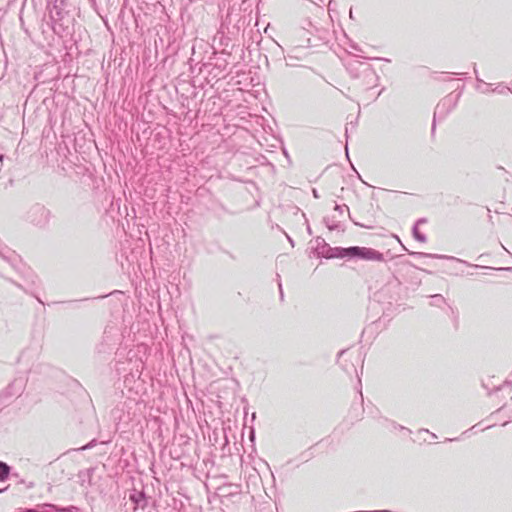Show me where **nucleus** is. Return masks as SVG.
<instances>
[{
    "label": "nucleus",
    "mask_w": 512,
    "mask_h": 512,
    "mask_svg": "<svg viewBox=\"0 0 512 512\" xmlns=\"http://www.w3.org/2000/svg\"><path fill=\"white\" fill-rule=\"evenodd\" d=\"M89 447H90V445H85V446H83L81 449H82V450H86V449H88Z\"/></svg>",
    "instance_id": "obj_29"
},
{
    "label": "nucleus",
    "mask_w": 512,
    "mask_h": 512,
    "mask_svg": "<svg viewBox=\"0 0 512 512\" xmlns=\"http://www.w3.org/2000/svg\"><path fill=\"white\" fill-rule=\"evenodd\" d=\"M327 227H328L330 230H333V229L337 228V225H335V224H328V223H327Z\"/></svg>",
    "instance_id": "obj_24"
},
{
    "label": "nucleus",
    "mask_w": 512,
    "mask_h": 512,
    "mask_svg": "<svg viewBox=\"0 0 512 512\" xmlns=\"http://www.w3.org/2000/svg\"><path fill=\"white\" fill-rule=\"evenodd\" d=\"M129 499L131 502L135 504V509L141 508L145 509V507L148 504V498L146 497L145 493L143 491H138L134 489L130 495Z\"/></svg>",
    "instance_id": "obj_6"
},
{
    "label": "nucleus",
    "mask_w": 512,
    "mask_h": 512,
    "mask_svg": "<svg viewBox=\"0 0 512 512\" xmlns=\"http://www.w3.org/2000/svg\"><path fill=\"white\" fill-rule=\"evenodd\" d=\"M26 380L22 377L14 379L5 389L4 393L6 396H18L24 391Z\"/></svg>",
    "instance_id": "obj_5"
},
{
    "label": "nucleus",
    "mask_w": 512,
    "mask_h": 512,
    "mask_svg": "<svg viewBox=\"0 0 512 512\" xmlns=\"http://www.w3.org/2000/svg\"><path fill=\"white\" fill-rule=\"evenodd\" d=\"M430 434H431L432 438H437L436 434H434V433H430Z\"/></svg>",
    "instance_id": "obj_31"
},
{
    "label": "nucleus",
    "mask_w": 512,
    "mask_h": 512,
    "mask_svg": "<svg viewBox=\"0 0 512 512\" xmlns=\"http://www.w3.org/2000/svg\"><path fill=\"white\" fill-rule=\"evenodd\" d=\"M450 99H443L437 106H436V109H435V112H434V117H436L437 114H440L442 113V110L444 109V107L446 106L447 103H450Z\"/></svg>",
    "instance_id": "obj_15"
},
{
    "label": "nucleus",
    "mask_w": 512,
    "mask_h": 512,
    "mask_svg": "<svg viewBox=\"0 0 512 512\" xmlns=\"http://www.w3.org/2000/svg\"><path fill=\"white\" fill-rule=\"evenodd\" d=\"M504 409H507V410H510L511 411V415H510V418H512V397H511V403H505L502 407H501V410H504Z\"/></svg>",
    "instance_id": "obj_21"
},
{
    "label": "nucleus",
    "mask_w": 512,
    "mask_h": 512,
    "mask_svg": "<svg viewBox=\"0 0 512 512\" xmlns=\"http://www.w3.org/2000/svg\"><path fill=\"white\" fill-rule=\"evenodd\" d=\"M51 218V211L40 203L32 205L26 212L25 219L34 226L45 227Z\"/></svg>",
    "instance_id": "obj_2"
},
{
    "label": "nucleus",
    "mask_w": 512,
    "mask_h": 512,
    "mask_svg": "<svg viewBox=\"0 0 512 512\" xmlns=\"http://www.w3.org/2000/svg\"><path fill=\"white\" fill-rule=\"evenodd\" d=\"M312 194H313L314 198H316V199H318L320 197L318 194V191L315 188L312 189Z\"/></svg>",
    "instance_id": "obj_22"
},
{
    "label": "nucleus",
    "mask_w": 512,
    "mask_h": 512,
    "mask_svg": "<svg viewBox=\"0 0 512 512\" xmlns=\"http://www.w3.org/2000/svg\"><path fill=\"white\" fill-rule=\"evenodd\" d=\"M494 92H497L499 94H506L508 92H511L510 88L503 85V84H498L494 89H493Z\"/></svg>",
    "instance_id": "obj_16"
},
{
    "label": "nucleus",
    "mask_w": 512,
    "mask_h": 512,
    "mask_svg": "<svg viewBox=\"0 0 512 512\" xmlns=\"http://www.w3.org/2000/svg\"><path fill=\"white\" fill-rule=\"evenodd\" d=\"M344 353H345V351H344V350L340 351V352H339V356L343 355Z\"/></svg>",
    "instance_id": "obj_32"
},
{
    "label": "nucleus",
    "mask_w": 512,
    "mask_h": 512,
    "mask_svg": "<svg viewBox=\"0 0 512 512\" xmlns=\"http://www.w3.org/2000/svg\"><path fill=\"white\" fill-rule=\"evenodd\" d=\"M46 507L53 509L55 512H77L78 508L76 506H68V507H59L55 504L47 503Z\"/></svg>",
    "instance_id": "obj_11"
},
{
    "label": "nucleus",
    "mask_w": 512,
    "mask_h": 512,
    "mask_svg": "<svg viewBox=\"0 0 512 512\" xmlns=\"http://www.w3.org/2000/svg\"><path fill=\"white\" fill-rule=\"evenodd\" d=\"M510 385H511V383H510V382H508V381H506V382H504V384H503V385L496 387V388H495V391H496V392H497V391H504V390H506V389H509V388H510Z\"/></svg>",
    "instance_id": "obj_19"
},
{
    "label": "nucleus",
    "mask_w": 512,
    "mask_h": 512,
    "mask_svg": "<svg viewBox=\"0 0 512 512\" xmlns=\"http://www.w3.org/2000/svg\"><path fill=\"white\" fill-rule=\"evenodd\" d=\"M411 254L414 256H420V257H439L438 255H432V254H427V253H423V252H412Z\"/></svg>",
    "instance_id": "obj_20"
},
{
    "label": "nucleus",
    "mask_w": 512,
    "mask_h": 512,
    "mask_svg": "<svg viewBox=\"0 0 512 512\" xmlns=\"http://www.w3.org/2000/svg\"><path fill=\"white\" fill-rule=\"evenodd\" d=\"M421 431H424L426 433H429L428 429H422Z\"/></svg>",
    "instance_id": "obj_34"
},
{
    "label": "nucleus",
    "mask_w": 512,
    "mask_h": 512,
    "mask_svg": "<svg viewBox=\"0 0 512 512\" xmlns=\"http://www.w3.org/2000/svg\"><path fill=\"white\" fill-rule=\"evenodd\" d=\"M412 232H413L414 238L417 241L422 242V243L427 241L426 236L418 230V227L416 225L413 226Z\"/></svg>",
    "instance_id": "obj_12"
},
{
    "label": "nucleus",
    "mask_w": 512,
    "mask_h": 512,
    "mask_svg": "<svg viewBox=\"0 0 512 512\" xmlns=\"http://www.w3.org/2000/svg\"><path fill=\"white\" fill-rule=\"evenodd\" d=\"M426 222V219L425 218H420L417 220V222L415 223V225L418 227L419 224L421 223H425Z\"/></svg>",
    "instance_id": "obj_23"
},
{
    "label": "nucleus",
    "mask_w": 512,
    "mask_h": 512,
    "mask_svg": "<svg viewBox=\"0 0 512 512\" xmlns=\"http://www.w3.org/2000/svg\"><path fill=\"white\" fill-rule=\"evenodd\" d=\"M358 70L363 76L360 81L361 87L368 90L378 85L379 76L370 64L367 63V65H363L361 69Z\"/></svg>",
    "instance_id": "obj_3"
},
{
    "label": "nucleus",
    "mask_w": 512,
    "mask_h": 512,
    "mask_svg": "<svg viewBox=\"0 0 512 512\" xmlns=\"http://www.w3.org/2000/svg\"><path fill=\"white\" fill-rule=\"evenodd\" d=\"M476 79H477L478 82L483 83V80L480 79L478 76H476Z\"/></svg>",
    "instance_id": "obj_30"
},
{
    "label": "nucleus",
    "mask_w": 512,
    "mask_h": 512,
    "mask_svg": "<svg viewBox=\"0 0 512 512\" xmlns=\"http://www.w3.org/2000/svg\"><path fill=\"white\" fill-rule=\"evenodd\" d=\"M2 159H3V155H0V161H2Z\"/></svg>",
    "instance_id": "obj_35"
},
{
    "label": "nucleus",
    "mask_w": 512,
    "mask_h": 512,
    "mask_svg": "<svg viewBox=\"0 0 512 512\" xmlns=\"http://www.w3.org/2000/svg\"><path fill=\"white\" fill-rule=\"evenodd\" d=\"M10 471L11 467L7 463L0 461V482L8 479Z\"/></svg>",
    "instance_id": "obj_10"
},
{
    "label": "nucleus",
    "mask_w": 512,
    "mask_h": 512,
    "mask_svg": "<svg viewBox=\"0 0 512 512\" xmlns=\"http://www.w3.org/2000/svg\"><path fill=\"white\" fill-rule=\"evenodd\" d=\"M363 65H367V63L362 62V61H358V60H356V61H354V62L350 63V64H349V66H348V71H349L350 76H351L352 78L356 79V80L361 81V79H362V77H363V76H362V74L359 72V70H358V69H361V67H362Z\"/></svg>",
    "instance_id": "obj_9"
},
{
    "label": "nucleus",
    "mask_w": 512,
    "mask_h": 512,
    "mask_svg": "<svg viewBox=\"0 0 512 512\" xmlns=\"http://www.w3.org/2000/svg\"><path fill=\"white\" fill-rule=\"evenodd\" d=\"M228 63L226 60H223L220 63H216L214 67L209 72L210 75L213 76V78H223L226 75V69H227Z\"/></svg>",
    "instance_id": "obj_8"
},
{
    "label": "nucleus",
    "mask_w": 512,
    "mask_h": 512,
    "mask_svg": "<svg viewBox=\"0 0 512 512\" xmlns=\"http://www.w3.org/2000/svg\"><path fill=\"white\" fill-rule=\"evenodd\" d=\"M331 259L333 258H348V259H362L368 261H384V256L381 252L369 248V247H359V246H351L347 248L342 247H331Z\"/></svg>",
    "instance_id": "obj_1"
},
{
    "label": "nucleus",
    "mask_w": 512,
    "mask_h": 512,
    "mask_svg": "<svg viewBox=\"0 0 512 512\" xmlns=\"http://www.w3.org/2000/svg\"><path fill=\"white\" fill-rule=\"evenodd\" d=\"M431 299H432V302H431V305L433 306H441L442 304L445 303V298L440 295V294H435V295H432L430 296Z\"/></svg>",
    "instance_id": "obj_13"
},
{
    "label": "nucleus",
    "mask_w": 512,
    "mask_h": 512,
    "mask_svg": "<svg viewBox=\"0 0 512 512\" xmlns=\"http://www.w3.org/2000/svg\"><path fill=\"white\" fill-rule=\"evenodd\" d=\"M43 506H44L45 510H43L42 512H55L53 509L46 507L45 504Z\"/></svg>",
    "instance_id": "obj_26"
},
{
    "label": "nucleus",
    "mask_w": 512,
    "mask_h": 512,
    "mask_svg": "<svg viewBox=\"0 0 512 512\" xmlns=\"http://www.w3.org/2000/svg\"><path fill=\"white\" fill-rule=\"evenodd\" d=\"M89 298H83L79 300H69V301H61V302H54V304H67L73 307H77L80 302L87 301Z\"/></svg>",
    "instance_id": "obj_14"
},
{
    "label": "nucleus",
    "mask_w": 512,
    "mask_h": 512,
    "mask_svg": "<svg viewBox=\"0 0 512 512\" xmlns=\"http://www.w3.org/2000/svg\"><path fill=\"white\" fill-rule=\"evenodd\" d=\"M455 440H457V439L456 438H454V439L453 438H446L445 442H451V441H455Z\"/></svg>",
    "instance_id": "obj_27"
},
{
    "label": "nucleus",
    "mask_w": 512,
    "mask_h": 512,
    "mask_svg": "<svg viewBox=\"0 0 512 512\" xmlns=\"http://www.w3.org/2000/svg\"><path fill=\"white\" fill-rule=\"evenodd\" d=\"M230 38L222 30H218L212 38V48L227 47L230 44Z\"/></svg>",
    "instance_id": "obj_7"
},
{
    "label": "nucleus",
    "mask_w": 512,
    "mask_h": 512,
    "mask_svg": "<svg viewBox=\"0 0 512 512\" xmlns=\"http://www.w3.org/2000/svg\"><path fill=\"white\" fill-rule=\"evenodd\" d=\"M313 249L318 257L331 259V246L328 243H326L324 238L316 237L314 239Z\"/></svg>",
    "instance_id": "obj_4"
},
{
    "label": "nucleus",
    "mask_w": 512,
    "mask_h": 512,
    "mask_svg": "<svg viewBox=\"0 0 512 512\" xmlns=\"http://www.w3.org/2000/svg\"><path fill=\"white\" fill-rule=\"evenodd\" d=\"M390 426H391L392 429H395V430H406L409 433H411V431L409 429H407L406 427H404V426H402L400 424H397L394 421H390Z\"/></svg>",
    "instance_id": "obj_18"
},
{
    "label": "nucleus",
    "mask_w": 512,
    "mask_h": 512,
    "mask_svg": "<svg viewBox=\"0 0 512 512\" xmlns=\"http://www.w3.org/2000/svg\"><path fill=\"white\" fill-rule=\"evenodd\" d=\"M499 270H508V268L500 267Z\"/></svg>",
    "instance_id": "obj_33"
},
{
    "label": "nucleus",
    "mask_w": 512,
    "mask_h": 512,
    "mask_svg": "<svg viewBox=\"0 0 512 512\" xmlns=\"http://www.w3.org/2000/svg\"><path fill=\"white\" fill-rule=\"evenodd\" d=\"M34 486H35L34 482H29V483H27V484H26V487H27L28 489H31V488H33Z\"/></svg>",
    "instance_id": "obj_25"
},
{
    "label": "nucleus",
    "mask_w": 512,
    "mask_h": 512,
    "mask_svg": "<svg viewBox=\"0 0 512 512\" xmlns=\"http://www.w3.org/2000/svg\"><path fill=\"white\" fill-rule=\"evenodd\" d=\"M279 289H280V297L283 298V292H282L281 284H279Z\"/></svg>",
    "instance_id": "obj_28"
},
{
    "label": "nucleus",
    "mask_w": 512,
    "mask_h": 512,
    "mask_svg": "<svg viewBox=\"0 0 512 512\" xmlns=\"http://www.w3.org/2000/svg\"><path fill=\"white\" fill-rule=\"evenodd\" d=\"M334 210L337 211L340 215H342L344 213V211H347L349 213V207L345 204H343V205L336 204Z\"/></svg>",
    "instance_id": "obj_17"
}]
</instances>
